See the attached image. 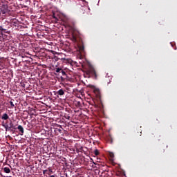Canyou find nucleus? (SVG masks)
I'll use <instances>...</instances> for the list:
<instances>
[{"mask_svg":"<svg viewBox=\"0 0 177 177\" xmlns=\"http://www.w3.org/2000/svg\"><path fill=\"white\" fill-rule=\"evenodd\" d=\"M50 177H55V176H54V175H52V176H50Z\"/></svg>","mask_w":177,"mask_h":177,"instance_id":"cd10ccee","label":"nucleus"},{"mask_svg":"<svg viewBox=\"0 0 177 177\" xmlns=\"http://www.w3.org/2000/svg\"><path fill=\"white\" fill-rule=\"evenodd\" d=\"M94 107H95V109H97L98 106L96 105V104H95V105H94Z\"/></svg>","mask_w":177,"mask_h":177,"instance_id":"5701e85b","label":"nucleus"},{"mask_svg":"<svg viewBox=\"0 0 177 177\" xmlns=\"http://www.w3.org/2000/svg\"><path fill=\"white\" fill-rule=\"evenodd\" d=\"M66 91L63 89H59L58 91H57V95H59V96H63L64 95Z\"/></svg>","mask_w":177,"mask_h":177,"instance_id":"423d86ee","label":"nucleus"},{"mask_svg":"<svg viewBox=\"0 0 177 177\" xmlns=\"http://www.w3.org/2000/svg\"><path fill=\"white\" fill-rule=\"evenodd\" d=\"M17 129L19 131V132L23 135L24 133V128H23V126L19 125L17 127Z\"/></svg>","mask_w":177,"mask_h":177,"instance_id":"0eeeda50","label":"nucleus"},{"mask_svg":"<svg viewBox=\"0 0 177 177\" xmlns=\"http://www.w3.org/2000/svg\"><path fill=\"white\" fill-rule=\"evenodd\" d=\"M84 76L85 78H91V77H92L94 80H97V73H96L95 68L92 66L84 72Z\"/></svg>","mask_w":177,"mask_h":177,"instance_id":"f257e3e1","label":"nucleus"},{"mask_svg":"<svg viewBox=\"0 0 177 177\" xmlns=\"http://www.w3.org/2000/svg\"><path fill=\"white\" fill-rule=\"evenodd\" d=\"M2 120H8L9 119V115H7V113H3L2 117H1Z\"/></svg>","mask_w":177,"mask_h":177,"instance_id":"9d476101","label":"nucleus"},{"mask_svg":"<svg viewBox=\"0 0 177 177\" xmlns=\"http://www.w3.org/2000/svg\"><path fill=\"white\" fill-rule=\"evenodd\" d=\"M79 49L81 52H84V46H79Z\"/></svg>","mask_w":177,"mask_h":177,"instance_id":"2eb2a0df","label":"nucleus"},{"mask_svg":"<svg viewBox=\"0 0 177 177\" xmlns=\"http://www.w3.org/2000/svg\"><path fill=\"white\" fill-rule=\"evenodd\" d=\"M0 31H6V29H4L2 28V26H0Z\"/></svg>","mask_w":177,"mask_h":177,"instance_id":"a211bd4d","label":"nucleus"},{"mask_svg":"<svg viewBox=\"0 0 177 177\" xmlns=\"http://www.w3.org/2000/svg\"><path fill=\"white\" fill-rule=\"evenodd\" d=\"M93 92L97 97H100V90L99 88H94Z\"/></svg>","mask_w":177,"mask_h":177,"instance_id":"39448f33","label":"nucleus"},{"mask_svg":"<svg viewBox=\"0 0 177 177\" xmlns=\"http://www.w3.org/2000/svg\"><path fill=\"white\" fill-rule=\"evenodd\" d=\"M59 128H61V129L56 128L55 130V132H59V133H62V129H63V128L62 127V126H59Z\"/></svg>","mask_w":177,"mask_h":177,"instance_id":"9b49d317","label":"nucleus"},{"mask_svg":"<svg viewBox=\"0 0 177 177\" xmlns=\"http://www.w3.org/2000/svg\"><path fill=\"white\" fill-rule=\"evenodd\" d=\"M21 86H24H24H26V84H21Z\"/></svg>","mask_w":177,"mask_h":177,"instance_id":"b1692460","label":"nucleus"},{"mask_svg":"<svg viewBox=\"0 0 177 177\" xmlns=\"http://www.w3.org/2000/svg\"><path fill=\"white\" fill-rule=\"evenodd\" d=\"M71 39L73 42H78L80 41V37L75 33L72 34Z\"/></svg>","mask_w":177,"mask_h":177,"instance_id":"20e7f679","label":"nucleus"},{"mask_svg":"<svg viewBox=\"0 0 177 177\" xmlns=\"http://www.w3.org/2000/svg\"><path fill=\"white\" fill-rule=\"evenodd\" d=\"M111 143H113V138H111Z\"/></svg>","mask_w":177,"mask_h":177,"instance_id":"a878e982","label":"nucleus"},{"mask_svg":"<svg viewBox=\"0 0 177 177\" xmlns=\"http://www.w3.org/2000/svg\"><path fill=\"white\" fill-rule=\"evenodd\" d=\"M53 18L55 19V20H57V17H56V15H55V14L53 15Z\"/></svg>","mask_w":177,"mask_h":177,"instance_id":"6ab92c4d","label":"nucleus"},{"mask_svg":"<svg viewBox=\"0 0 177 177\" xmlns=\"http://www.w3.org/2000/svg\"><path fill=\"white\" fill-rule=\"evenodd\" d=\"M46 172H48V170H44V171H43L44 175H45V174H46Z\"/></svg>","mask_w":177,"mask_h":177,"instance_id":"aec40b11","label":"nucleus"},{"mask_svg":"<svg viewBox=\"0 0 177 177\" xmlns=\"http://www.w3.org/2000/svg\"><path fill=\"white\" fill-rule=\"evenodd\" d=\"M83 149H84V147H81L79 149H76L77 153H80V151H82Z\"/></svg>","mask_w":177,"mask_h":177,"instance_id":"dca6fc26","label":"nucleus"},{"mask_svg":"<svg viewBox=\"0 0 177 177\" xmlns=\"http://www.w3.org/2000/svg\"><path fill=\"white\" fill-rule=\"evenodd\" d=\"M94 154L95 156H99L100 154L99 151L97 149H95Z\"/></svg>","mask_w":177,"mask_h":177,"instance_id":"4468645a","label":"nucleus"},{"mask_svg":"<svg viewBox=\"0 0 177 177\" xmlns=\"http://www.w3.org/2000/svg\"><path fill=\"white\" fill-rule=\"evenodd\" d=\"M61 73L64 77H67V74L66 73V71H64L63 69L61 71Z\"/></svg>","mask_w":177,"mask_h":177,"instance_id":"ddd939ff","label":"nucleus"},{"mask_svg":"<svg viewBox=\"0 0 177 177\" xmlns=\"http://www.w3.org/2000/svg\"><path fill=\"white\" fill-rule=\"evenodd\" d=\"M3 170L6 174H10L11 172L10 168L9 167H4L3 168Z\"/></svg>","mask_w":177,"mask_h":177,"instance_id":"6e6552de","label":"nucleus"},{"mask_svg":"<svg viewBox=\"0 0 177 177\" xmlns=\"http://www.w3.org/2000/svg\"><path fill=\"white\" fill-rule=\"evenodd\" d=\"M0 12L1 15H6L9 13V9L8 8V5L3 4Z\"/></svg>","mask_w":177,"mask_h":177,"instance_id":"f03ea898","label":"nucleus"},{"mask_svg":"<svg viewBox=\"0 0 177 177\" xmlns=\"http://www.w3.org/2000/svg\"><path fill=\"white\" fill-rule=\"evenodd\" d=\"M11 129H17L16 126L12 122H10L9 124L6 126V131H10Z\"/></svg>","mask_w":177,"mask_h":177,"instance_id":"7ed1b4c3","label":"nucleus"},{"mask_svg":"<svg viewBox=\"0 0 177 177\" xmlns=\"http://www.w3.org/2000/svg\"><path fill=\"white\" fill-rule=\"evenodd\" d=\"M49 171H50V172H51V174H52V172H53V171H52V169H49Z\"/></svg>","mask_w":177,"mask_h":177,"instance_id":"bb28decb","label":"nucleus"},{"mask_svg":"<svg viewBox=\"0 0 177 177\" xmlns=\"http://www.w3.org/2000/svg\"><path fill=\"white\" fill-rule=\"evenodd\" d=\"M3 176V175H2V171H0V177Z\"/></svg>","mask_w":177,"mask_h":177,"instance_id":"412c9836","label":"nucleus"},{"mask_svg":"<svg viewBox=\"0 0 177 177\" xmlns=\"http://www.w3.org/2000/svg\"><path fill=\"white\" fill-rule=\"evenodd\" d=\"M62 70L63 69L61 68H55V75H57V73H62Z\"/></svg>","mask_w":177,"mask_h":177,"instance_id":"1a4fd4ad","label":"nucleus"},{"mask_svg":"<svg viewBox=\"0 0 177 177\" xmlns=\"http://www.w3.org/2000/svg\"><path fill=\"white\" fill-rule=\"evenodd\" d=\"M110 156H111V157L113 158V157H114V153H111Z\"/></svg>","mask_w":177,"mask_h":177,"instance_id":"4be33fe9","label":"nucleus"},{"mask_svg":"<svg viewBox=\"0 0 177 177\" xmlns=\"http://www.w3.org/2000/svg\"><path fill=\"white\" fill-rule=\"evenodd\" d=\"M10 104L11 109H13V107H15V104H13V102L10 101Z\"/></svg>","mask_w":177,"mask_h":177,"instance_id":"f3484780","label":"nucleus"},{"mask_svg":"<svg viewBox=\"0 0 177 177\" xmlns=\"http://www.w3.org/2000/svg\"><path fill=\"white\" fill-rule=\"evenodd\" d=\"M11 24L12 26H16L17 24V20L16 19H12V21H11Z\"/></svg>","mask_w":177,"mask_h":177,"instance_id":"f8f14e48","label":"nucleus"},{"mask_svg":"<svg viewBox=\"0 0 177 177\" xmlns=\"http://www.w3.org/2000/svg\"><path fill=\"white\" fill-rule=\"evenodd\" d=\"M93 164H94L95 165H96V162H93Z\"/></svg>","mask_w":177,"mask_h":177,"instance_id":"c85d7f7f","label":"nucleus"},{"mask_svg":"<svg viewBox=\"0 0 177 177\" xmlns=\"http://www.w3.org/2000/svg\"><path fill=\"white\" fill-rule=\"evenodd\" d=\"M70 116H68L67 118H66V120H70Z\"/></svg>","mask_w":177,"mask_h":177,"instance_id":"393cba45","label":"nucleus"}]
</instances>
